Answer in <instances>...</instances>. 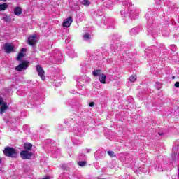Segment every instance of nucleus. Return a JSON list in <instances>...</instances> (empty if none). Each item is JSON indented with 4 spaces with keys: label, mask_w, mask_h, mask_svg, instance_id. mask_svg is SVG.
<instances>
[{
    "label": "nucleus",
    "mask_w": 179,
    "mask_h": 179,
    "mask_svg": "<svg viewBox=\"0 0 179 179\" xmlns=\"http://www.w3.org/2000/svg\"><path fill=\"white\" fill-rule=\"evenodd\" d=\"M3 154L8 157H16L17 156L16 150L12 147H6L3 150Z\"/></svg>",
    "instance_id": "1"
},
{
    "label": "nucleus",
    "mask_w": 179,
    "mask_h": 179,
    "mask_svg": "<svg viewBox=\"0 0 179 179\" xmlns=\"http://www.w3.org/2000/svg\"><path fill=\"white\" fill-rule=\"evenodd\" d=\"M9 108L8 103L3 101V98L0 96V114H3L6 112V110Z\"/></svg>",
    "instance_id": "2"
},
{
    "label": "nucleus",
    "mask_w": 179,
    "mask_h": 179,
    "mask_svg": "<svg viewBox=\"0 0 179 179\" xmlns=\"http://www.w3.org/2000/svg\"><path fill=\"white\" fill-rule=\"evenodd\" d=\"M20 156L22 159L29 160V159H31V156H33V152H31V151L24 150L21 151Z\"/></svg>",
    "instance_id": "3"
},
{
    "label": "nucleus",
    "mask_w": 179,
    "mask_h": 179,
    "mask_svg": "<svg viewBox=\"0 0 179 179\" xmlns=\"http://www.w3.org/2000/svg\"><path fill=\"white\" fill-rule=\"evenodd\" d=\"M28 67H29V62H23L22 63L20 64L17 66L15 67V71L22 72V71H24L27 69Z\"/></svg>",
    "instance_id": "4"
},
{
    "label": "nucleus",
    "mask_w": 179,
    "mask_h": 179,
    "mask_svg": "<svg viewBox=\"0 0 179 179\" xmlns=\"http://www.w3.org/2000/svg\"><path fill=\"white\" fill-rule=\"evenodd\" d=\"M36 71L38 72V76L42 79V80H44L45 79V76H44V69H43V67L41 66L38 65L36 66Z\"/></svg>",
    "instance_id": "5"
},
{
    "label": "nucleus",
    "mask_w": 179,
    "mask_h": 179,
    "mask_svg": "<svg viewBox=\"0 0 179 179\" xmlns=\"http://www.w3.org/2000/svg\"><path fill=\"white\" fill-rule=\"evenodd\" d=\"M4 50H5L6 52H7V54H9V53L12 52V51H13V50H15V48L10 43H6L5 46H4Z\"/></svg>",
    "instance_id": "6"
},
{
    "label": "nucleus",
    "mask_w": 179,
    "mask_h": 179,
    "mask_svg": "<svg viewBox=\"0 0 179 179\" xmlns=\"http://www.w3.org/2000/svg\"><path fill=\"white\" fill-rule=\"evenodd\" d=\"M36 43H37V39H36V35L30 36L28 38V44H29V45H34V44H36Z\"/></svg>",
    "instance_id": "7"
},
{
    "label": "nucleus",
    "mask_w": 179,
    "mask_h": 179,
    "mask_svg": "<svg viewBox=\"0 0 179 179\" xmlns=\"http://www.w3.org/2000/svg\"><path fill=\"white\" fill-rule=\"evenodd\" d=\"M72 22H73V20H72V17H69L68 18L64 20L63 22V27H69L71 24H72Z\"/></svg>",
    "instance_id": "8"
},
{
    "label": "nucleus",
    "mask_w": 179,
    "mask_h": 179,
    "mask_svg": "<svg viewBox=\"0 0 179 179\" xmlns=\"http://www.w3.org/2000/svg\"><path fill=\"white\" fill-rule=\"evenodd\" d=\"M23 13V10H22V8L20 7H15L14 8V14L16 16H19Z\"/></svg>",
    "instance_id": "9"
},
{
    "label": "nucleus",
    "mask_w": 179,
    "mask_h": 179,
    "mask_svg": "<svg viewBox=\"0 0 179 179\" xmlns=\"http://www.w3.org/2000/svg\"><path fill=\"white\" fill-rule=\"evenodd\" d=\"M106 79H107V76H106V74L104 73L100 74L99 82L101 83H103V85L106 84Z\"/></svg>",
    "instance_id": "10"
},
{
    "label": "nucleus",
    "mask_w": 179,
    "mask_h": 179,
    "mask_svg": "<svg viewBox=\"0 0 179 179\" xmlns=\"http://www.w3.org/2000/svg\"><path fill=\"white\" fill-rule=\"evenodd\" d=\"M70 58H75L76 57H78V54H76V52H75V50H70L67 51Z\"/></svg>",
    "instance_id": "11"
},
{
    "label": "nucleus",
    "mask_w": 179,
    "mask_h": 179,
    "mask_svg": "<svg viewBox=\"0 0 179 179\" xmlns=\"http://www.w3.org/2000/svg\"><path fill=\"white\" fill-rule=\"evenodd\" d=\"M32 148H33V145L30 143H26L24 145V148L25 149V150L30 151L31 150Z\"/></svg>",
    "instance_id": "12"
},
{
    "label": "nucleus",
    "mask_w": 179,
    "mask_h": 179,
    "mask_svg": "<svg viewBox=\"0 0 179 179\" xmlns=\"http://www.w3.org/2000/svg\"><path fill=\"white\" fill-rule=\"evenodd\" d=\"M23 51H26V49H22V51L18 54V56L17 57V61H20V59L24 57V53H23Z\"/></svg>",
    "instance_id": "13"
},
{
    "label": "nucleus",
    "mask_w": 179,
    "mask_h": 179,
    "mask_svg": "<svg viewBox=\"0 0 179 179\" xmlns=\"http://www.w3.org/2000/svg\"><path fill=\"white\" fill-rule=\"evenodd\" d=\"M8 9V5L6 3L0 4V11L6 10Z\"/></svg>",
    "instance_id": "14"
},
{
    "label": "nucleus",
    "mask_w": 179,
    "mask_h": 179,
    "mask_svg": "<svg viewBox=\"0 0 179 179\" xmlns=\"http://www.w3.org/2000/svg\"><path fill=\"white\" fill-rule=\"evenodd\" d=\"M101 70H94L92 72V75H94V76H100V75H101Z\"/></svg>",
    "instance_id": "15"
},
{
    "label": "nucleus",
    "mask_w": 179,
    "mask_h": 179,
    "mask_svg": "<svg viewBox=\"0 0 179 179\" xmlns=\"http://www.w3.org/2000/svg\"><path fill=\"white\" fill-rule=\"evenodd\" d=\"M82 5H84L85 6H89L90 5V0H83L81 1Z\"/></svg>",
    "instance_id": "16"
},
{
    "label": "nucleus",
    "mask_w": 179,
    "mask_h": 179,
    "mask_svg": "<svg viewBox=\"0 0 179 179\" xmlns=\"http://www.w3.org/2000/svg\"><path fill=\"white\" fill-rule=\"evenodd\" d=\"M87 164L86 161H80L78 162V166L80 167H85V166Z\"/></svg>",
    "instance_id": "17"
},
{
    "label": "nucleus",
    "mask_w": 179,
    "mask_h": 179,
    "mask_svg": "<svg viewBox=\"0 0 179 179\" xmlns=\"http://www.w3.org/2000/svg\"><path fill=\"white\" fill-rule=\"evenodd\" d=\"M130 33L132 36H134V34H138V29L134 28V29H131Z\"/></svg>",
    "instance_id": "18"
},
{
    "label": "nucleus",
    "mask_w": 179,
    "mask_h": 179,
    "mask_svg": "<svg viewBox=\"0 0 179 179\" xmlns=\"http://www.w3.org/2000/svg\"><path fill=\"white\" fill-rule=\"evenodd\" d=\"M83 40H90V34H84Z\"/></svg>",
    "instance_id": "19"
},
{
    "label": "nucleus",
    "mask_w": 179,
    "mask_h": 179,
    "mask_svg": "<svg viewBox=\"0 0 179 179\" xmlns=\"http://www.w3.org/2000/svg\"><path fill=\"white\" fill-rule=\"evenodd\" d=\"M129 80H130V82H131V83L135 82V80H136V76H130Z\"/></svg>",
    "instance_id": "20"
},
{
    "label": "nucleus",
    "mask_w": 179,
    "mask_h": 179,
    "mask_svg": "<svg viewBox=\"0 0 179 179\" xmlns=\"http://www.w3.org/2000/svg\"><path fill=\"white\" fill-rule=\"evenodd\" d=\"M108 154L110 157H115V154L113 151H108Z\"/></svg>",
    "instance_id": "21"
},
{
    "label": "nucleus",
    "mask_w": 179,
    "mask_h": 179,
    "mask_svg": "<svg viewBox=\"0 0 179 179\" xmlns=\"http://www.w3.org/2000/svg\"><path fill=\"white\" fill-rule=\"evenodd\" d=\"M98 155H104V152H101V150H99L96 152H95V156H97Z\"/></svg>",
    "instance_id": "22"
},
{
    "label": "nucleus",
    "mask_w": 179,
    "mask_h": 179,
    "mask_svg": "<svg viewBox=\"0 0 179 179\" xmlns=\"http://www.w3.org/2000/svg\"><path fill=\"white\" fill-rule=\"evenodd\" d=\"M79 9H80V8L79 7V6L76 5V8H74V10H79Z\"/></svg>",
    "instance_id": "23"
},
{
    "label": "nucleus",
    "mask_w": 179,
    "mask_h": 179,
    "mask_svg": "<svg viewBox=\"0 0 179 179\" xmlns=\"http://www.w3.org/2000/svg\"><path fill=\"white\" fill-rule=\"evenodd\" d=\"M89 106H90V107H94V102H91V103H90Z\"/></svg>",
    "instance_id": "24"
},
{
    "label": "nucleus",
    "mask_w": 179,
    "mask_h": 179,
    "mask_svg": "<svg viewBox=\"0 0 179 179\" xmlns=\"http://www.w3.org/2000/svg\"><path fill=\"white\" fill-rule=\"evenodd\" d=\"M175 87H179V82L175 83Z\"/></svg>",
    "instance_id": "25"
},
{
    "label": "nucleus",
    "mask_w": 179,
    "mask_h": 179,
    "mask_svg": "<svg viewBox=\"0 0 179 179\" xmlns=\"http://www.w3.org/2000/svg\"><path fill=\"white\" fill-rule=\"evenodd\" d=\"M131 15L132 17H134V15H135V12L131 11Z\"/></svg>",
    "instance_id": "26"
},
{
    "label": "nucleus",
    "mask_w": 179,
    "mask_h": 179,
    "mask_svg": "<svg viewBox=\"0 0 179 179\" xmlns=\"http://www.w3.org/2000/svg\"><path fill=\"white\" fill-rule=\"evenodd\" d=\"M2 163V157H0V164Z\"/></svg>",
    "instance_id": "27"
},
{
    "label": "nucleus",
    "mask_w": 179,
    "mask_h": 179,
    "mask_svg": "<svg viewBox=\"0 0 179 179\" xmlns=\"http://www.w3.org/2000/svg\"><path fill=\"white\" fill-rule=\"evenodd\" d=\"M43 179H50V178L46 177V178H44Z\"/></svg>",
    "instance_id": "28"
},
{
    "label": "nucleus",
    "mask_w": 179,
    "mask_h": 179,
    "mask_svg": "<svg viewBox=\"0 0 179 179\" xmlns=\"http://www.w3.org/2000/svg\"><path fill=\"white\" fill-rule=\"evenodd\" d=\"M159 135H164V134H160V133H159Z\"/></svg>",
    "instance_id": "29"
},
{
    "label": "nucleus",
    "mask_w": 179,
    "mask_h": 179,
    "mask_svg": "<svg viewBox=\"0 0 179 179\" xmlns=\"http://www.w3.org/2000/svg\"><path fill=\"white\" fill-rule=\"evenodd\" d=\"M3 2L6 1V0H2Z\"/></svg>",
    "instance_id": "30"
},
{
    "label": "nucleus",
    "mask_w": 179,
    "mask_h": 179,
    "mask_svg": "<svg viewBox=\"0 0 179 179\" xmlns=\"http://www.w3.org/2000/svg\"><path fill=\"white\" fill-rule=\"evenodd\" d=\"M99 159H101V157H99Z\"/></svg>",
    "instance_id": "31"
},
{
    "label": "nucleus",
    "mask_w": 179,
    "mask_h": 179,
    "mask_svg": "<svg viewBox=\"0 0 179 179\" xmlns=\"http://www.w3.org/2000/svg\"><path fill=\"white\" fill-rule=\"evenodd\" d=\"M136 15H138V12H136Z\"/></svg>",
    "instance_id": "32"
}]
</instances>
